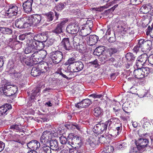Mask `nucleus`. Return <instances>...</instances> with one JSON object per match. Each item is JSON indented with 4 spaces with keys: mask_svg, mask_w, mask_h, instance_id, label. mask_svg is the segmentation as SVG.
Here are the masks:
<instances>
[{
    "mask_svg": "<svg viewBox=\"0 0 153 153\" xmlns=\"http://www.w3.org/2000/svg\"><path fill=\"white\" fill-rule=\"evenodd\" d=\"M15 59L19 60L23 64H26L27 66H32L33 64L31 57L22 55L20 53H17L15 57Z\"/></svg>",
    "mask_w": 153,
    "mask_h": 153,
    "instance_id": "f257e3e1",
    "label": "nucleus"
},
{
    "mask_svg": "<svg viewBox=\"0 0 153 153\" xmlns=\"http://www.w3.org/2000/svg\"><path fill=\"white\" fill-rule=\"evenodd\" d=\"M68 140H70L68 141V144L73 148H76L75 146L76 145L81 146L82 144L81 137L77 135H74L73 133H71L69 134L68 136Z\"/></svg>",
    "mask_w": 153,
    "mask_h": 153,
    "instance_id": "f03ea898",
    "label": "nucleus"
},
{
    "mask_svg": "<svg viewBox=\"0 0 153 153\" xmlns=\"http://www.w3.org/2000/svg\"><path fill=\"white\" fill-rule=\"evenodd\" d=\"M97 123L94 126L93 131L95 133L99 134L105 131L107 128L108 123L107 122L103 123L102 121L97 122Z\"/></svg>",
    "mask_w": 153,
    "mask_h": 153,
    "instance_id": "7ed1b4c3",
    "label": "nucleus"
},
{
    "mask_svg": "<svg viewBox=\"0 0 153 153\" xmlns=\"http://www.w3.org/2000/svg\"><path fill=\"white\" fill-rule=\"evenodd\" d=\"M17 89V87L16 86H12L10 85L6 84L1 90L4 95L7 96H10L16 93Z\"/></svg>",
    "mask_w": 153,
    "mask_h": 153,
    "instance_id": "20e7f679",
    "label": "nucleus"
},
{
    "mask_svg": "<svg viewBox=\"0 0 153 153\" xmlns=\"http://www.w3.org/2000/svg\"><path fill=\"white\" fill-rule=\"evenodd\" d=\"M27 18L29 27L32 25L36 26L42 23V18L40 15L34 14L27 17Z\"/></svg>",
    "mask_w": 153,
    "mask_h": 153,
    "instance_id": "39448f33",
    "label": "nucleus"
},
{
    "mask_svg": "<svg viewBox=\"0 0 153 153\" xmlns=\"http://www.w3.org/2000/svg\"><path fill=\"white\" fill-rule=\"evenodd\" d=\"M50 57L52 62L56 64L59 63L62 60L63 57V53L60 51H54L50 53Z\"/></svg>",
    "mask_w": 153,
    "mask_h": 153,
    "instance_id": "423d86ee",
    "label": "nucleus"
},
{
    "mask_svg": "<svg viewBox=\"0 0 153 153\" xmlns=\"http://www.w3.org/2000/svg\"><path fill=\"white\" fill-rule=\"evenodd\" d=\"M18 7L14 4H10L9 8L6 10L4 15L8 17H12L14 16H17L19 14Z\"/></svg>",
    "mask_w": 153,
    "mask_h": 153,
    "instance_id": "0eeeda50",
    "label": "nucleus"
},
{
    "mask_svg": "<svg viewBox=\"0 0 153 153\" xmlns=\"http://www.w3.org/2000/svg\"><path fill=\"white\" fill-rule=\"evenodd\" d=\"M27 17H22L16 19L15 24L16 27L22 29L29 27Z\"/></svg>",
    "mask_w": 153,
    "mask_h": 153,
    "instance_id": "6e6552de",
    "label": "nucleus"
},
{
    "mask_svg": "<svg viewBox=\"0 0 153 153\" xmlns=\"http://www.w3.org/2000/svg\"><path fill=\"white\" fill-rule=\"evenodd\" d=\"M139 43L140 45L141 50L143 52L149 51L152 47V42L150 40L145 41L143 39L139 40Z\"/></svg>",
    "mask_w": 153,
    "mask_h": 153,
    "instance_id": "1a4fd4ad",
    "label": "nucleus"
},
{
    "mask_svg": "<svg viewBox=\"0 0 153 153\" xmlns=\"http://www.w3.org/2000/svg\"><path fill=\"white\" fill-rule=\"evenodd\" d=\"M59 46V47H62L64 49L67 51L71 50L74 49L73 46L71 44L68 38H65L62 39Z\"/></svg>",
    "mask_w": 153,
    "mask_h": 153,
    "instance_id": "9d476101",
    "label": "nucleus"
},
{
    "mask_svg": "<svg viewBox=\"0 0 153 153\" xmlns=\"http://www.w3.org/2000/svg\"><path fill=\"white\" fill-rule=\"evenodd\" d=\"M66 22V21L63 20L59 24H57L55 28L52 31L53 35H56L57 36H60L59 34L62 33V29L64 27Z\"/></svg>",
    "mask_w": 153,
    "mask_h": 153,
    "instance_id": "9b49d317",
    "label": "nucleus"
},
{
    "mask_svg": "<svg viewBox=\"0 0 153 153\" xmlns=\"http://www.w3.org/2000/svg\"><path fill=\"white\" fill-rule=\"evenodd\" d=\"M33 0H27L22 4V7L25 12L27 13H30L32 10V6Z\"/></svg>",
    "mask_w": 153,
    "mask_h": 153,
    "instance_id": "f8f14e48",
    "label": "nucleus"
},
{
    "mask_svg": "<svg viewBox=\"0 0 153 153\" xmlns=\"http://www.w3.org/2000/svg\"><path fill=\"white\" fill-rule=\"evenodd\" d=\"M92 103V102L88 99L83 100L75 104V106L78 108H86L88 107Z\"/></svg>",
    "mask_w": 153,
    "mask_h": 153,
    "instance_id": "ddd939ff",
    "label": "nucleus"
},
{
    "mask_svg": "<svg viewBox=\"0 0 153 153\" xmlns=\"http://www.w3.org/2000/svg\"><path fill=\"white\" fill-rule=\"evenodd\" d=\"M50 134L49 131H45L43 133L40 138V142L42 144L49 143L50 141L49 135Z\"/></svg>",
    "mask_w": 153,
    "mask_h": 153,
    "instance_id": "4468645a",
    "label": "nucleus"
},
{
    "mask_svg": "<svg viewBox=\"0 0 153 153\" xmlns=\"http://www.w3.org/2000/svg\"><path fill=\"white\" fill-rule=\"evenodd\" d=\"M149 143L148 140L146 139L140 138L136 142V144L138 148L140 149L146 147Z\"/></svg>",
    "mask_w": 153,
    "mask_h": 153,
    "instance_id": "2eb2a0df",
    "label": "nucleus"
},
{
    "mask_svg": "<svg viewBox=\"0 0 153 153\" xmlns=\"http://www.w3.org/2000/svg\"><path fill=\"white\" fill-rule=\"evenodd\" d=\"M27 147L33 150H35L39 149L40 146V144L36 140H33L27 144Z\"/></svg>",
    "mask_w": 153,
    "mask_h": 153,
    "instance_id": "dca6fc26",
    "label": "nucleus"
},
{
    "mask_svg": "<svg viewBox=\"0 0 153 153\" xmlns=\"http://www.w3.org/2000/svg\"><path fill=\"white\" fill-rule=\"evenodd\" d=\"M90 25H89L87 23L85 25L86 27H88V28H87L82 29L81 30L80 32L81 35L83 36H87L91 32V29L93 27V22L92 21H89Z\"/></svg>",
    "mask_w": 153,
    "mask_h": 153,
    "instance_id": "f3484780",
    "label": "nucleus"
},
{
    "mask_svg": "<svg viewBox=\"0 0 153 153\" xmlns=\"http://www.w3.org/2000/svg\"><path fill=\"white\" fill-rule=\"evenodd\" d=\"M66 30L69 33L74 34L78 32L79 29L78 26L73 24L68 25L66 28Z\"/></svg>",
    "mask_w": 153,
    "mask_h": 153,
    "instance_id": "a211bd4d",
    "label": "nucleus"
},
{
    "mask_svg": "<svg viewBox=\"0 0 153 153\" xmlns=\"http://www.w3.org/2000/svg\"><path fill=\"white\" fill-rule=\"evenodd\" d=\"M11 108V105L10 104L6 103L2 105L0 107V116L6 115L8 113V111Z\"/></svg>",
    "mask_w": 153,
    "mask_h": 153,
    "instance_id": "6ab92c4d",
    "label": "nucleus"
},
{
    "mask_svg": "<svg viewBox=\"0 0 153 153\" xmlns=\"http://www.w3.org/2000/svg\"><path fill=\"white\" fill-rule=\"evenodd\" d=\"M42 87L43 88L45 87L44 85H42L41 86L40 85L39 86L36 87L32 90L31 95L30 97L31 100H34L35 97L38 96L39 95L41 88Z\"/></svg>",
    "mask_w": 153,
    "mask_h": 153,
    "instance_id": "aec40b11",
    "label": "nucleus"
},
{
    "mask_svg": "<svg viewBox=\"0 0 153 153\" xmlns=\"http://www.w3.org/2000/svg\"><path fill=\"white\" fill-rule=\"evenodd\" d=\"M38 68L39 70L41 73H46L49 70L47 63L43 62L39 63L37 65Z\"/></svg>",
    "mask_w": 153,
    "mask_h": 153,
    "instance_id": "412c9836",
    "label": "nucleus"
},
{
    "mask_svg": "<svg viewBox=\"0 0 153 153\" xmlns=\"http://www.w3.org/2000/svg\"><path fill=\"white\" fill-rule=\"evenodd\" d=\"M99 39L98 36L95 35H90L87 39L88 45L90 46L95 45Z\"/></svg>",
    "mask_w": 153,
    "mask_h": 153,
    "instance_id": "4be33fe9",
    "label": "nucleus"
},
{
    "mask_svg": "<svg viewBox=\"0 0 153 153\" xmlns=\"http://www.w3.org/2000/svg\"><path fill=\"white\" fill-rule=\"evenodd\" d=\"M31 57L32 58V59L34 64L39 63L42 60L40 58L38 51L37 50H36L33 53Z\"/></svg>",
    "mask_w": 153,
    "mask_h": 153,
    "instance_id": "5701e85b",
    "label": "nucleus"
},
{
    "mask_svg": "<svg viewBox=\"0 0 153 153\" xmlns=\"http://www.w3.org/2000/svg\"><path fill=\"white\" fill-rule=\"evenodd\" d=\"M47 39V36L44 33H39L34 36V39L39 42H45Z\"/></svg>",
    "mask_w": 153,
    "mask_h": 153,
    "instance_id": "b1692460",
    "label": "nucleus"
},
{
    "mask_svg": "<svg viewBox=\"0 0 153 153\" xmlns=\"http://www.w3.org/2000/svg\"><path fill=\"white\" fill-rule=\"evenodd\" d=\"M117 105L113 108V112L117 116H120L121 114V106L119 102H117Z\"/></svg>",
    "mask_w": 153,
    "mask_h": 153,
    "instance_id": "393cba45",
    "label": "nucleus"
},
{
    "mask_svg": "<svg viewBox=\"0 0 153 153\" xmlns=\"http://www.w3.org/2000/svg\"><path fill=\"white\" fill-rule=\"evenodd\" d=\"M152 7V6L150 4L143 5L140 7V11L141 13H147L151 10Z\"/></svg>",
    "mask_w": 153,
    "mask_h": 153,
    "instance_id": "a878e982",
    "label": "nucleus"
},
{
    "mask_svg": "<svg viewBox=\"0 0 153 153\" xmlns=\"http://www.w3.org/2000/svg\"><path fill=\"white\" fill-rule=\"evenodd\" d=\"M133 74L136 78L138 79L145 77L142 68H137V69L135 70L133 72Z\"/></svg>",
    "mask_w": 153,
    "mask_h": 153,
    "instance_id": "bb28decb",
    "label": "nucleus"
},
{
    "mask_svg": "<svg viewBox=\"0 0 153 153\" xmlns=\"http://www.w3.org/2000/svg\"><path fill=\"white\" fill-rule=\"evenodd\" d=\"M40 147V150L45 153H51V149L48 144H42Z\"/></svg>",
    "mask_w": 153,
    "mask_h": 153,
    "instance_id": "cd10ccee",
    "label": "nucleus"
},
{
    "mask_svg": "<svg viewBox=\"0 0 153 153\" xmlns=\"http://www.w3.org/2000/svg\"><path fill=\"white\" fill-rule=\"evenodd\" d=\"M48 145L52 150H57L58 148V144L56 139L50 140Z\"/></svg>",
    "mask_w": 153,
    "mask_h": 153,
    "instance_id": "c85d7f7f",
    "label": "nucleus"
},
{
    "mask_svg": "<svg viewBox=\"0 0 153 153\" xmlns=\"http://www.w3.org/2000/svg\"><path fill=\"white\" fill-rule=\"evenodd\" d=\"M104 47L103 46H100L96 48L94 52V54L97 56H100L103 54L104 52Z\"/></svg>",
    "mask_w": 153,
    "mask_h": 153,
    "instance_id": "c756f323",
    "label": "nucleus"
},
{
    "mask_svg": "<svg viewBox=\"0 0 153 153\" xmlns=\"http://www.w3.org/2000/svg\"><path fill=\"white\" fill-rule=\"evenodd\" d=\"M86 144L89 145L91 148H94L97 145V143L94 139L92 138H88L87 139Z\"/></svg>",
    "mask_w": 153,
    "mask_h": 153,
    "instance_id": "7c9ffc66",
    "label": "nucleus"
},
{
    "mask_svg": "<svg viewBox=\"0 0 153 153\" xmlns=\"http://www.w3.org/2000/svg\"><path fill=\"white\" fill-rule=\"evenodd\" d=\"M41 74V72L38 68L37 65L32 68L31 72V74L32 76L36 77L40 75Z\"/></svg>",
    "mask_w": 153,
    "mask_h": 153,
    "instance_id": "2f4dec72",
    "label": "nucleus"
},
{
    "mask_svg": "<svg viewBox=\"0 0 153 153\" xmlns=\"http://www.w3.org/2000/svg\"><path fill=\"white\" fill-rule=\"evenodd\" d=\"M94 114L97 117L100 116L103 114V111L100 107H97L94 109Z\"/></svg>",
    "mask_w": 153,
    "mask_h": 153,
    "instance_id": "473e14b6",
    "label": "nucleus"
},
{
    "mask_svg": "<svg viewBox=\"0 0 153 153\" xmlns=\"http://www.w3.org/2000/svg\"><path fill=\"white\" fill-rule=\"evenodd\" d=\"M81 39L80 35H76L75 36L73 39L74 42L73 45L74 48L77 46L81 43Z\"/></svg>",
    "mask_w": 153,
    "mask_h": 153,
    "instance_id": "72a5a7b5",
    "label": "nucleus"
},
{
    "mask_svg": "<svg viewBox=\"0 0 153 153\" xmlns=\"http://www.w3.org/2000/svg\"><path fill=\"white\" fill-rule=\"evenodd\" d=\"M45 16L47 22H49L53 20L54 15L52 12H50L48 13L45 14Z\"/></svg>",
    "mask_w": 153,
    "mask_h": 153,
    "instance_id": "f704fd0d",
    "label": "nucleus"
},
{
    "mask_svg": "<svg viewBox=\"0 0 153 153\" xmlns=\"http://www.w3.org/2000/svg\"><path fill=\"white\" fill-rule=\"evenodd\" d=\"M37 41L36 40L34 39V37L33 39H31L28 40L27 41L26 45H28L30 47H32V48H35L36 49V47L37 46Z\"/></svg>",
    "mask_w": 153,
    "mask_h": 153,
    "instance_id": "c9c22d12",
    "label": "nucleus"
},
{
    "mask_svg": "<svg viewBox=\"0 0 153 153\" xmlns=\"http://www.w3.org/2000/svg\"><path fill=\"white\" fill-rule=\"evenodd\" d=\"M10 131H13L16 132H21L22 130L19 127V126L17 124H13L10 126Z\"/></svg>",
    "mask_w": 153,
    "mask_h": 153,
    "instance_id": "e433bc0d",
    "label": "nucleus"
},
{
    "mask_svg": "<svg viewBox=\"0 0 153 153\" xmlns=\"http://www.w3.org/2000/svg\"><path fill=\"white\" fill-rule=\"evenodd\" d=\"M84 64L80 61H77L75 64V68H76L77 72L82 70L84 68Z\"/></svg>",
    "mask_w": 153,
    "mask_h": 153,
    "instance_id": "4c0bfd02",
    "label": "nucleus"
},
{
    "mask_svg": "<svg viewBox=\"0 0 153 153\" xmlns=\"http://www.w3.org/2000/svg\"><path fill=\"white\" fill-rule=\"evenodd\" d=\"M30 33H25L22 34L20 35L19 36V40L23 41L26 38L27 39L29 38H30L31 36Z\"/></svg>",
    "mask_w": 153,
    "mask_h": 153,
    "instance_id": "58836bf2",
    "label": "nucleus"
},
{
    "mask_svg": "<svg viewBox=\"0 0 153 153\" xmlns=\"http://www.w3.org/2000/svg\"><path fill=\"white\" fill-rule=\"evenodd\" d=\"M66 6L65 3L60 2L57 4L56 7L58 11H61Z\"/></svg>",
    "mask_w": 153,
    "mask_h": 153,
    "instance_id": "ea45409f",
    "label": "nucleus"
},
{
    "mask_svg": "<svg viewBox=\"0 0 153 153\" xmlns=\"http://www.w3.org/2000/svg\"><path fill=\"white\" fill-rule=\"evenodd\" d=\"M126 57L128 61L133 62L135 60V56L132 53H128L126 54Z\"/></svg>",
    "mask_w": 153,
    "mask_h": 153,
    "instance_id": "a19ab883",
    "label": "nucleus"
},
{
    "mask_svg": "<svg viewBox=\"0 0 153 153\" xmlns=\"http://www.w3.org/2000/svg\"><path fill=\"white\" fill-rule=\"evenodd\" d=\"M148 58L147 54L146 53H143L138 57L137 59L140 60L141 62L145 64L147 59L148 60Z\"/></svg>",
    "mask_w": 153,
    "mask_h": 153,
    "instance_id": "79ce46f5",
    "label": "nucleus"
},
{
    "mask_svg": "<svg viewBox=\"0 0 153 153\" xmlns=\"http://www.w3.org/2000/svg\"><path fill=\"white\" fill-rule=\"evenodd\" d=\"M26 47L25 50V53L26 54H28L33 53L36 50L35 48H32L28 45H26Z\"/></svg>",
    "mask_w": 153,
    "mask_h": 153,
    "instance_id": "37998d69",
    "label": "nucleus"
},
{
    "mask_svg": "<svg viewBox=\"0 0 153 153\" xmlns=\"http://www.w3.org/2000/svg\"><path fill=\"white\" fill-rule=\"evenodd\" d=\"M106 122H107L108 125V129H110L111 128H113L114 129V125L115 123V121H114V119L112 118L110 119L109 120L106 121Z\"/></svg>",
    "mask_w": 153,
    "mask_h": 153,
    "instance_id": "c03bdc74",
    "label": "nucleus"
},
{
    "mask_svg": "<svg viewBox=\"0 0 153 153\" xmlns=\"http://www.w3.org/2000/svg\"><path fill=\"white\" fill-rule=\"evenodd\" d=\"M77 62L76 57H72L68 59L65 64V65H71L74 63L75 64V63Z\"/></svg>",
    "mask_w": 153,
    "mask_h": 153,
    "instance_id": "a18cd8bd",
    "label": "nucleus"
},
{
    "mask_svg": "<svg viewBox=\"0 0 153 153\" xmlns=\"http://www.w3.org/2000/svg\"><path fill=\"white\" fill-rule=\"evenodd\" d=\"M23 43L22 42L19 41H15L13 43V46L16 50H18L22 47Z\"/></svg>",
    "mask_w": 153,
    "mask_h": 153,
    "instance_id": "49530a36",
    "label": "nucleus"
},
{
    "mask_svg": "<svg viewBox=\"0 0 153 153\" xmlns=\"http://www.w3.org/2000/svg\"><path fill=\"white\" fill-rule=\"evenodd\" d=\"M66 126L68 129H73L76 128L77 130H79L80 128L79 126L76 123L74 124H67L66 125Z\"/></svg>",
    "mask_w": 153,
    "mask_h": 153,
    "instance_id": "de8ad7c7",
    "label": "nucleus"
},
{
    "mask_svg": "<svg viewBox=\"0 0 153 153\" xmlns=\"http://www.w3.org/2000/svg\"><path fill=\"white\" fill-rule=\"evenodd\" d=\"M40 59H44L47 54V51L45 50H42L38 51Z\"/></svg>",
    "mask_w": 153,
    "mask_h": 153,
    "instance_id": "09e8293b",
    "label": "nucleus"
},
{
    "mask_svg": "<svg viewBox=\"0 0 153 153\" xmlns=\"http://www.w3.org/2000/svg\"><path fill=\"white\" fill-rule=\"evenodd\" d=\"M114 129H116V130L117 131V134L121 132L122 129V127L121 123H116L115 122V123L114 125Z\"/></svg>",
    "mask_w": 153,
    "mask_h": 153,
    "instance_id": "8fccbe9b",
    "label": "nucleus"
},
{
    "mask_svg": "<svg viewBox=\"0 0 153 153\" xmlns=\"http://www.w3.org/2000/svg\"><path fill=\"white\" fill-rule=\"evenodd\" d=\"M70 140H68V138H67L66 137L63 135L59 137L60 142L61 144L63 145L67 143V142L68 141H68Z\"/></svg>",
    "mask_w": 153,
    "mask_h": 153,
    "instance_id": "3c124183",
    "label": "nucleus"
},
{
    "mask_svg": "<svg viewBox=\"0 0 153 153\" xmlns=\"http://www.w3.org/2000/svg\"><path fill=\"white\" fill-rule=\"evenodd\" d=\"M36 41L37 45H36V46L37 47H36V50H37V49L39 50H41L44 48V45L43 43V42Z\"/></svg>",
    "mask_w": 153,
    "mask_h": 153,
    "instance_id": "603ef678",
    "label": "nucleus"
},
{
    "mask_svg": "<svg viewBox=\"0 0 153 153\" xmlns=\"http://www.w3.org/2000/svg\"><path fill=\"white\" fill-rule=\"evenodd\" d=\"M145 64L141 62L140 60L137 59L135 65L137 68H143V67L144 65Z\"/></svg>",
    "mask_w": 153,
    "mask_h": 153,
    "instance_id": "864d4df0",
    "label": "nucleus"
},
{
    "mask_svg": "<svg viewBox=\"0 0 153 153\" xmlns=\"http://www.w3.org/2000/svg\"><path fill=\"white\" fill-rule=\"evenodd\" d=\"M144 77L147 76L150 72V69L149 67H143L142 68Z\"/></svg>",
    "mask_w": 153,
    "mask_h": 153,
    "instance_id": "5fc2aeb1",
    "label": "nucleus"
},
{
    "mask_svg": "<svg viewBox=\"0 0 153 153\" xmlns=\"http://www.w3.org/2000/svg\"><path fill=\"white\" fill-rule=\"evenodd\" d=\"M67 69L70 71V73H71V75L73 72H77L76 68H75L73 65H69Z\"/></svg>",
    "mask_w": 153,
    "mask_h": 153,
    "instance_id": "6e6d98bb",
    "label": "nucleus"
},
{
    "mask_svg": "<svg viewBox=\"0 0 153 153\" xmlns=\"http://www.w3.org/2000/svg\"><path fill=\"white\" fill-rule=\"evenodd\" d=\"M80 35L81 43L82 44H86V43L88 44L87 39L88 38V37L87 36H83Z\"/></svg>",
    "mask_w": 153,
    "mask_h": 153,
    "instance_id": "4d7b16f0",
    "label": "nucleus"
},
{
    "mask_svg": "<svg viewBox=\"0 0 153 153\" xmlns=\"http://www.w3.org/2000/svg\"><path fill=\"white\" fill-rule=\"evenodd\" d=\"M118 51V50L115 48H111L108 49V51L111 56L117 53Z\"/></svg>",
    "mask_w": 153,
    "mask_h": 153,
    "instance_id": "13d9d810",
    "label": "nucleus"
},
{
    "mask_svg": "<svg viewBox=\"0 0 153 153\" xmlns=\"http://www.w3.org/2000/svg\"><path fill=\"white\" fill-rule=\"evenodd\" d=\"M139 148H138L137 147H131V149L129 151V153H139V150H140Z\"/></svg>",
    "mask_w": 153,
    "mask_h": 153,
    "instance_id": "bf43d9fd",
    "label": "nucleus"
},
{
    "mask_svg": "<svg viewBox=\"0 0 153 153\" xmlns=\"http://www.w3.org/2000/svg\"><path fill=\"white\" fill-rule=\"evenodd\" d=\"M60 74L63 77L67 79H69L72 78V76H71V73H70L69 74H68V73L66 72V74H64L62 72H61L60 73Z\"/></svg>",
    "mask_w": 153,
    "mask_h": 153,
    "instance_id": "052dcab7",
    "label": "nucleus"
},
{
    "mask_svg": "<svg viewBox=\"0 0 153 153\" xmlns=\"http://www.w3.org/2000/svg\"><path fill=\"white\" fill-rule=\"evenodd\" d=\"M55 40L53 39H50L46 41L45 42H46V45L48 46H49L52 45L54 42Z\"/></svg>",
    "mask_w": 153,
    "mask_h": 153,
    "instance_id": "680f3d73",
    "label": "nucleus"
},
{
    "mask_svg": "<svg viewBox=\"0 0 153 153\" xmlns=\"http://www.w3.org/2000/svg\"><path fill=\"white\" fill-rule=\"evenodd\" d=\"M74 48L77 50H80L81 51H84L85 49V47H84L83 45L82 44H79L77 45L74 47Z\"/></svg>",
    "mask_w": 153,
    "mask_h": 153,
    "instance_id": "e2e57ef3",
    "label": "nucleus"
},
{
    "mask_svg": "<svg viewBox=\"0 0 153 153\" xmlns=\"http://www.w3.org/2000/svg\"><path fill=\"white\" fill-rule=\"evenodd\" d=\"M16 71L14 69L13 67L12 66L8 68L7 72L11 76H13V74Z\"/></svg>",
    "mask_w": 153,
    "mask_h": 153,
    "instance_id": "0e129e2a",
    "label": "nucleus"
},
{
    "mask_svg": "<svg viewBox=\"0 0 153 153\" xmlns=\"http://www.w3.org/2000/svg\"><path fill=\"white\" fill-rule=\"evenodd\" d=\"M89 96L91 97L94 98H103V95L101 94H94L90 95H89Z\"/></svg>",
    "mask_w": 153,
    "mask_h": 153,
    "instance_id": "69168bd1",
    "label": "nucleus"
},
{
    "mask_svg": "<svg viewBox=\"0 0 153 153\" xmlns=\"http://www.w3.org/2000/svg\"><path fill=\"white\" fill-rule=\"evenodd\" d=\"M140 48V45L139 43V42L138 44L134 47L133 50V52L137 53L139 51Z\"/></svg>",
    "mask_w": 153,
    "mask_h": 153,
    "instance_id": "338daca9",
    "label": "nucleus"
},
{
    "mask_svg": "<svg viewBox=\"0 0 153 153\" xmlns=\"http://www.w3.org/2000/svg\"><path fill=\"white\" fill-rule=\"evenodd\" d=\"M148 61L149 63L153 65V54L150 55L148 57Z\"/></svg>",
    "mask_w": 153,
    "mask_h": 153,
    "instance_id": "774afa93",
    "label": "nucleus"
}]
</instances>
